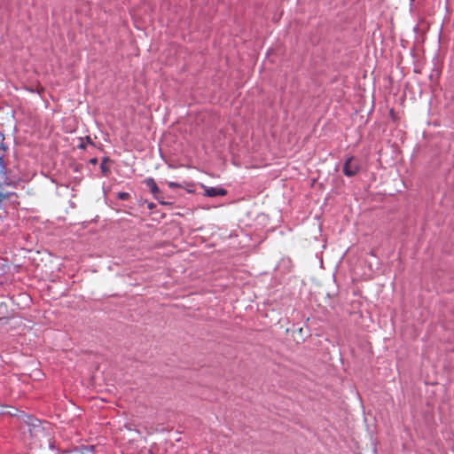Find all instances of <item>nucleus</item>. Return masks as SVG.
<instances>
[{
    "mask_svg": "<svg viewBox=\"0 0 454 454\" xmlns=\"http://www.w3.org/2000/svg\"><path fill=\"white\" fill-rule=\"evenodd\" d=\"M15 184L8 180L7 176H0V202L3 199H11L12 200V209H16L20 205V196L14 191L9 190L14 187Z\"/></svg>",
    "mask_w": 454,
    "mask_h": 454,
    "instance_id": "1",
    "label": "nucleus"
},
{
    "mask_svg": "<svg viewBox=\"0 0 454 454\" xmlns=\"http://www.w3.org/2000/svg\"><path fill=\"white\" fill-rule=\"evenodd\" d=\"M15 184L8 180L7 176H0V202L3 199H11L12 200V209H16L20 205V196L14 191L9 190L14 187Z\"/></svg>",
    "mask_w": 454,
    "mask_h": 454,
    "instance_id": "2",
    "label": "nucleus"
},
{
    "mask_svg": "<svg viewBox=\"0 0 454 454\" xmlns=\"http://www.w3.org/2000/svg\"><path fill=\"white\" fill-rule=\"evenodd\" d=\"M360 166L358 160L353 157H348L343 166V173L347 176H353L358 173Z\"/></svg>",
    "mask_w": 454,
    "mask_h": 454,
    "instance_id": "3",
    "label": "nucleus"
},
{
    "mask_svg": "<svg viewBox=\"0 0 454 454\" xmlns=\"http://www.w3.org/2000/svg\"><path fill=\"white\" fill-rule=\"evenodd\" d=\"M145 184L150 190V192L153 194L156 200H159L158 193L160 192V189L155 182V180L152 177L146 178L144 181Z\"/></svg>",
    "mask_w": 454,
    "mask_h": 454,
    "instance_id": "4",
    "label": "nucleus"
},
{
    "mask_svg": "<svg viewBox=\"0 0 454 454\" xmlns=\"http://www.w3.org/2000/svg\"><path fill=\"white\" fill-rule=\"evenodd\" d=\"M227 191L218 187H205V194L208 197L224 196Z\"/></svg>",
    "mask_w": 454,
    "mask_h": 454,
    "instance_id": "5",
    "label": "nucleus"
},
{
    "mask_svg": "<svg viewBox=\"0 0 454 454\" xmlns=\"http://www.w3.org/2000/svg\"><path fill=\"white\" fill-rule=\"evenodd\" d=\"M109 161L108 158H104L101 164H100V169L103 174V176H107L110 174V168L107 165V162Z\"/></svg>",
    "mask_w": 454,
    "mask_h": 454,
    "instance_id": "6",
    "label": "nucleus"
},
{
    "mask_svg": "<svg viewBox=\"0 0 454 454\" xmlns=\"http://www.w3.org/2000/svg\"><path fill=\"white\" fill-rule=\"evenodd\" d=\"M7 176L6 175V167L4 161V159L0 157V176Z\"/></svg>",
    "mask_w": 454,
    "mask_h": 454,
    "instance_id": "7",
    "label": "nucleus"
},
{
    "mask_svg": "<svg viewBox=\"0 0 454 454\" xmlns=\"http://www.w3.org/2000/svg\"><path fill=\"white\" fill-rule=\"evenodd\" d=\"M129 197V194L128 192H121L119 193V198L121 200H127Z\"/></svg>",
    "mask_w": 454,
    "mask_h": 454,
    "instance_id": "8",
    "label": "nucleus"
},
{
    "mask_svg": "<svg viewBox=\"0 0 454 454\" xmlns=\"http://www.w3.org/2000/svg\"><path fill=\"white\" fill-rule=\"evenodd\" d=\"M81 140H82V142H81V144H79V145H78V148H80V149H82V150H83V149H85V148H86V143L83 141V139H82V138H81Z\"/></svg>",
    "mask_w": 454,
    "mask_h": 454,
    "instance_id": "9",
    "label": "nucleus"
},
{
    "mask_svg": "<svg viewBox=\"0 0 454 454\" xmlns=\"http://www.w3.org/2000/svg\"><path fill=\"white\" fill-rule=\"evenodd\" d=\"M90 163L92 165H96L98 163V159L97 158L90 159Z\"/></svg>",
    "mask_w": 454,
    "mask_h": 454,
    "instance_id": "10",
    "label": "nucleus"
},
{
    "mask_svg": "<svg viewBox=\"0 0 454 454\" xmlns=\"http://www.w3.org/2000/svg\"><path fill=\"white\" fill-rule=\"evenodd\" d=\"M169 187H179V184H176V183H173V182H170L168 184Z\"/></svg>",
    "mask_w": 454,
    "mask_h": 454,
    "instance_id": "11",
    "label": "nucleus"
},
{
    "mask_svg": "<svg viewBox=\"0 0 454 454\" xmlns=\"http://www.w3.org/2000/svg\"><path fill=\"white\" fill-rule=\"evenodd\" d=\"M154 207V204L153 203H149L148 204V208L149 209H153Z\"/></svg>",
    "mask_w": 454,
    "mask_h": 454,
    "instance_id": "12",
    "label": "nucleus"
},
{
    "mask_svg": "<svg viewBox=\"0 0 454 454\" xmlns=\"http://www.w3.org/2000/svg\"><path fill=\"white\" fill-rule=\"evenodd\" d=\"M86 140H87V142H88V143L92 144L91 139H90V137H86Z\"/></svg>",
    "mask_w": 454,
    "mask_h": 454,
    "instance_id": "13",
    "label": "nucleus"
}]
</instances>
